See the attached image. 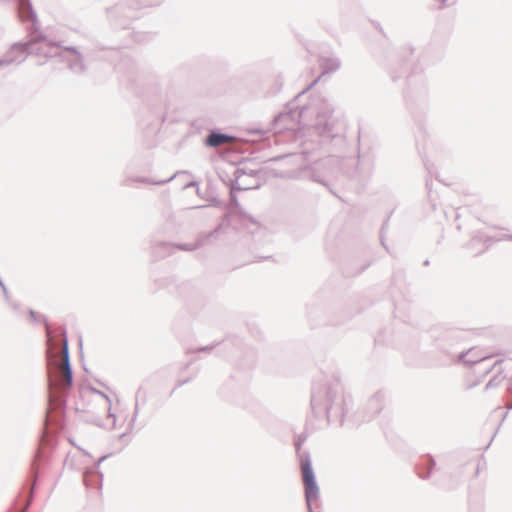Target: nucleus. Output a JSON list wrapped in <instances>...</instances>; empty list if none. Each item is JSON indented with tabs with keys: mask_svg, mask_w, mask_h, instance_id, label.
Masks as SVG:
<instances>
[{
	"mask_svg": "<svg viewBox=\"0 0 512 512\" xmlns=\"http://www.w3.org/2000/svg\"><path fill=\"white\" fill-rule=\"evenodd\" d=\"M431 185H432V182L429 180H426V189L428 190V192L431 191Z\"/></svg>",
	"mask_w": 512,
	"mask_h": 512,
	"instance_id": "obj_46",
	"label": "nucleus"
},
{
	"mask_svg": "<svg viewBox=\"0 0 512 512\" xmlns=\"http://www.w3.org/2000/svg\"><path fill=\"white\" fill-rule=\"evenodd\" d=\"M391 217V214L387 217V219L384 221L382 227H381V235H380V238H381V243H382V246L389 252V248L386 246L385 242H384V237H383V231L388 227V221Z\"/></svg>",
	"mask_w": 512,
	"mask_h": 512,
	"instance_id": "obj_33",
	"label": "nucleus"
},
{
	"mask_svg": "<svg viewBox=\"0 0 512 512\" xmlns=\"http://www.w3.org/2000/svg\"><path fill=\"white\" fill-rule=\"evenodd\" d=\"M218 344H211L206 346H200L193 350H190L191 353H199V352H210L212 351Z\"/></svg>",
	"mask_w": 512,
	"mask_h": 512,
	"instance_id": "obj_32",
	"label": "nucleus"
},
{
	"mask_svg": "<svg viewBox=\"0 0 512 512\" xmlns=\"http://www.w3.org/2000/svg\"><path fill=\"white\" fill-rule=\"evenodd\" d=\"M177 173L173 174L167 179L163 180H152L148 177H127L122 182V186H130L131 183L137 182V183H144V184H152V185H163L170 181H172L176 177Z\"/></svg>",
	"mask_w": 512,
	"mask_h": 512,
	"instance_id": "obj_19",
	"label": "nucleus"
},
{
	"mask_svg": "<svg viewBox=\"0 0 512 512\" xmlns=\"http://www.w3.org/2000/svg\"><path fill=\"white\" fill-rule=\"evenodd\" d=\"M503 361H504L503 358H499V359L495 360L491 366L483 369V374L487 375L494 369L498 370V368L501 367V364L503 363Z\"/></svg>",
	"mask_w": 512,
	"mask_h": 512,
	"instance_id": "obj_30",
	"label": "nucleus"
},
{
	"mask_svg": "<svg viewBox=\"0 0 512 512\" xmlns=\"http://www.w3.org/2000/svg\"><path fill=\"white\" fill-rule=\"evenodd\" d=\"M306 439H307V434L300 433L299 435L296 436V438L294 440V446H295V450H296V454H297L300 466H301L302 455L305 453H309V451H301V447L304 444V442L306 441Z\"/></svg>",
	"mask_w": 512,
	"mask_h": 512,
	"instance_id": "obj_25",
	"label": "nucleus"
},
{
	"mask_svg": "<svg viewBox=\"0 0 512 512\" xmlns=\"http://www.w3.org/2000/svg\"><path fill=\"white\" fill-rule=\"evenodd\" d=\"M62 334L64 337V339H63V369L72 368L71 360H70V353H69L67 331L65 328L62 329Z\"/></svg>",
	"mask_w": 512,
	"mask_h": 512,
	"instance_id": "obj_24",
	"label": "nucleus"
},
{
	"mask_svg": "<svg viewBox=\"0 0 512 512\" xmlns=\"http://www.w3.org/2000/svg\"><path fill=\"white\" fill-rule=\"evenodd\" d=\"M434 352L438 354L439 365H450L465 361L472 351L463 345L465 332L448 324H438L429 331Z\"/></svg>",
	"mask_w": 512,
	"mask_h": 512,
	"instance_id": "obj_4",
	"label": "nucleus"
},
{
	"mask_svg": "<svg viewBox=\"0 0 512 512\" xmlns=\"http://www.w3.org/2000/svg\"><path fill=\"white\" fill-rule=\"evenodd\" d=\"M193 363V360H190L189 362H187L184 366V368H188L191 364Z\"/></svg>",
	"mask_w": 512,
	"mask_h": 512,
	"instance_id": "obj_48",
	"label": "nucleus"
},
{
	"mask_svg": "<svg viewBox=\"0 0 512 512\" xmlns=\"http://www.w3.org/2000/svg\"><path fill=\"white\" fill-rule=\"evenodd\" d=\"M49 461V455L42 451H37L34 461L32 463L31 467V475H32V483L31 487L29 488V495L27 499L24 502L22 512H27L29 507L31 506L33 499H34V490L37 485V480L39 478V469L40 466L43 464H46Z\"/></svg>",
	"mask_w": 512,
	"mask_h": 512,
	"instance_id": "obj_9",
	"label": "nucleus"
},
{
	"mask_svg": "<svg viewBox=\"0 0 512 512\" xmlns=\"http://www.w3.org/2000/svg\"><path fill=\"white\" fill-rule=\"evenodd\" d=\"M507 414H508V413L506 412V413L503 415V417H502V419H501L500 424L505 420V418L507 417Z\"/></svg>",
	"mask_w": 512,
	"mask_h": 512,
	"instance_id": "obj_51",
	"label": "nucleus"
},
{
	"mask_svg": "<svg viewBox=\"0 0 512 512\" xmlns=\"http://www.w3.org/2000/svg\"><path fill=\"white\" fill-rule=\"evenodd\" d=\"M9 304V306L14 310V311H18L19 308H20V304L19 303H16V302H13L12 300H9V302H7Z\"/></svg>",
	"mask_w": 512,
	"mask_h": 512,
	"instance_id": "obj_40",
	"label": "nucleus"
},
{
	"mask_svg": "<svg viewBox=\"0 0 512 512\" xmlns=\"http://www.w3.org/2000/svg\"><path fill=\"white\" fill-rule=\"evenodd\" d=\"M147 400H148V392H147L146 388H144V386L141 385V386H139V388L137 389V391L135 393L134 411H133L132 418L129 422V428H132L134 422L136 421V419L139 415L140 407L144 406L147 403Z\"/></svg>",
	"mask_w": 512,
	"mask_h": 512,
	"instance_id": "obj_17",
	"label": "nucleus"
},
{
	"mask_svg": "<svg viewBox=\"0 0 512 512\" xmlns=\"http://www.w3.org/2000/svg\"><path fill=\"white\" fill-rule=\"evenodd\" d=\"M506 409L509 411V410H512V400L509 401L507 404H506Z\"/></svg>",
	"mask_w": 512,
	"mask_h": 512,
	"instance_id": "obj_47",
	"label": "nucleus"
},
{
	"mask_svg": "<svg viewBox=\"0 0 512 512\" xmlns=\"http://www.w3.org/2000/svg\"><path fill=\"white\" fill-rule=\"evenodd\" d=\"M406 105L413 117L421 116L429 105V90L426 78L420 74L407 75V88L404 91Z\"/></svg>",
	"mask_w": 512,
	"mask_h": 512,
	"instance_id": "obj_5",
	"label": "nucleus"
},
{
	"mask_svg": "<svg viewBox=\"0 0 512 512\" xmlns=\"http://www.w3.org/2000/svg\"><path fill=\"white\" fill-rule=\"evenodd\" d=\"M337 168L338 160L333 156H328L313 163L311 166H306L301 169L300 177L319 183L327 187L329 191L334 194L328 183V178L335 174Z\"/></svg>",
	"mask_w": 512,
	"mask_h": 512,
	"instance_id": "obj_7",
	"label": "nucleus"
},
{
	"mask_svg": "<svg viewBox=\"0 0 512 512\" xmlns=\"http://www.w3.org/2000/svg\"><path fill=\"white\" fill-rule=\"evenodd\" d=\"M385 404V394L382 391H378L373 394L367 402L365 415L363 416V421H370L374 417H376L383 409Z\"/></svg>",
	"mask_w": 512,
	"mask_h": 512,
	"instance_id": "obj_12",
	"label": "nucleus"
},
{
	"mask_svg": "<svg viewBox=\"0 0 512 512\" xmlns=\"http://www.w3.org/2000/svg\"><path fill=\"white\" fill-rule=\"evenodd\" d=\"M310 404L314 417L325 419L329 424L343 426L353 417V399L345 393L338 376L315 381Z\"/></svg>",
	"mask_w": 512,
	"mask_h": 512,
	"instance_id": "obj_3",
	"label": "nucleus"
},
{
	"mask_svg": "<svg viewBox=\"0 0 512 512\" xmlns=\"http://www.w3.org/2000/svg\"><path fill=\"white\" fill-rule=\"evenodd\" d=\"M300 470L302 473V480L304 485V495L307 508L313 507L312 502L317 500L320 495L319 486L316 481V476L312 467L310 453L302 455Z\"/></svg>",
	"mask_w": 512,
	"mask_h": 512,
	"instance_id": "obj_8",
	"label": "nucleus"
},
{
	"mask_svg": "<svg viewBox=\"0 0 512 512\" xmlns=\"http://www.w3.org/2000/svg\"><path fill=\"white\" fill-rule=\"evenodd\" d=\"M466 350L472 351L469 355L465 357V361H463L466 364H480L494 356H502L504 355L503 352L497 351L491 354H478V351L474 348H466Z\"/></svg>",
	"mask_w": 512,
	"mask_h": 512,
	"instance_id": "obj_18",
	"label": "nucleus"
},
{
	"mask_svg": "<svg viewBox=\"0 0 512 512\" xmlns=\"http://www.w3.org/2000/svg\"><path fill=\"white\" fill-rule=\"evenodd\" d=\"M92 390H93V392H95V393H97V394H99V395L103 396V397H104V398H105V399L110 403V398H109L105 393H103V392H101V391H98V390H96V389H94V388H93Z\"/></svg>",
	"mask_w": 512,
	"mask_h": 512,
	"instance_id": "obj_43",
	"label": "nucleus"
},
{
	"mask_svg": "<svg viewBox=\"0 0 512 512\" xmlns=\"http://www.w3.org/2000/svg\"><path fill=\"white\" fill-rule=\"evenodd\" d=\"M492 237L486 235L482 231H474L470 241L466 244L468 249L475 251V256L483 254L490 246Z\"/></svg>",
	"mask_w": 512,
	"mask_h": 512,
	"instance_id": "obj_15",
	"label": "nucleus"
},
{
	"mask_svg": "<svg viewBox=\"0 0 512 512\" xmlns=\"http://www.w3.org/2000/svg\"><path fill=\"white\" fill-rule=\"evenodd\" d=\"M434 1L437 3L439 9H442L451 4L449 2L450 0H434Z\"/></svg>",
	"mask_w": 512,
	"mask_h": 512,
	"instance_id": "obj_37",
	"label": "nucleus"
},
{
	"mask_svg": "<svg viewBox=\"0 0 512 512\" xmlns=\"http://www.w3.org/2000/svg\"><path fill=\"white\" fill-rule=\"evenodd\" d=\"M212 203H213L214 206H217V207H222L224 205L223 201H221V200H219L217 198H214L212 200Z\"/></svg>",
	"mask_w": 512,
	"mask_h": 512,
	"instance_id": "obj_41",
	"label": "nucleus"
},
{
	"mask_svg": "<svg viewBox=\"0 0 512 512\" xmlns=\"http://www.w3.org/2000/svg\"><path fill=\"white\" fill-rule=\"evenodd\" d=\"M28 314L30 316V319L37 323V322H40V323H43L45 328H46V335H47V338L50 340L52 338V332H51V328H50V324L46 318L45 315L43 314H39L37 313L36 311H34L33 309H29L28 310Z\"/></svg>",
	"mask_w": 512,
	"mask_h": 512,
	"instance_id": "obj_22",
	"label": "nucleus"
},
{
	"mask_svg": "<svg viewBox=\"0 0 512 512\" xmlns=\"http://www.w3.org/2000/svg\"><path fill=\"white\" fill-rule=\"evenodd\" d=\"M195 377H196V374H195V375H193V376H191V377H188V378H185V379L178 380V381H177V383H176V385H175V387H174V388L172 389V391L170 392L169 396H172L178 388H180V387H182L183 385H185V384H187V383L191 382Z\"/></svg>",
	"mask_w": 512,
	"mask_h": 512,
	"instance_id": "obj_29",
	"label": "nucleus"
},
{
	"mask_svg": "<svg viewBox=\"0 0 512 512\" xmlns=\"http://www.w3.org/2000/svg\"><path fill=\"white\" fill-rule=\"evenodd\" d=\"M198 186V182L197 181H191L189 182L188 184H186L184 186V188H188V187H197Z\"/></svg>",
	"mask_w": 512,
	"mask_h": 512,
	"instance_id": "obj_45",
	"label": "nucleus"
},
{
	"mask_svg": "<svg viewBox=\"0 0 512 512\" xmlns=\"http://www.w3.org/2000/svg\"><path fill=\"white\" fill-rule=\"evenodd\" d=\"M46 361H47V366H48V376L50 378L51 377V366L58 365V364L50 353L47 354Z\"/></svg>",
	"mask_w": 512,
	"mask_h": 512,
	"instance_id": "obj_34",
	"label": "nucleus"
},
{
	"mask_svg": "<svg viewBox=\"0 0 512 512\" xmlns=\"http://www.w3.org/2000/svg\"><path fill=\"white\" fill-rule=\"evenodd\" d=\"M133 36L137 42H143L149 39V35L147 33H133Z\"/></svg>",
	"mask_w": 512,
	"mask_h": 512,
	"instance_id": "obj_36",
	"label": "nucleus"
},
{
	"mask_svg": "<svg viewBox=\"0 0 512 512\" xmlns=\"http://www.w3.org/2000/svg\"><path fill=\"white\" fill-rule=\"evenodd\" d=\"M436 468V460L430 454L421 455L415 463V470L419 478L427 480Z\"/></svg>",
	"mask_w": 512,
	"mask_h": 512,
	"instance_id": "obj_16",
	"label": "nucleus"
},
{
	"mask_svg": "<svg viewBox=\"0 0 512 512\" xmlns=\"http://www.w3.org/2000/svg\"><path fill=\"white\" fill-rule=\"evenodd\" d=\"M64 373H65V382L67 385V389L69 390L73 386V369L66 368V369H64Z\"/></svg>",
	"mask_w": 512,
	"mask_h": 512,
	"instance_id": "obj_28",
	"label": "nucleus"
},
{
	"mask_svg": "<svg viewBox=\"0 0 512 512\" xmlns=\"http://www.w3.org/2000/svg\"><path fill=\"white\" fill-rule=\"evenodd\" d=\"M457 482L449 479V480H442L438 479L434 481V485L438 486L439 488L446 489V490H452L457 486Z\"/></svg>",
	"mask_w": 512,
	"mask_h": 512,
	"instance_id": "obj_27",
	"label": "nucleus"
},
{
	"mask_svg": "<svg viewBox=\"0 0 512 512\" xmlns=\"http://www.w3.org/2000/svg\"><path fill=\"white\" fill-rule=\"evenodd\" d=\"M318 63L321 69L320 76L288 102L282 112L274 116L273 126L278 132L294 129L303 113L312 108L316 113L313 129L320 137L321 143L342 142L344 123L334 115V107L329 99L322 96H313L309 104H298L299 99L319 81L321 76L335 73L341 67V60L334 53L321 54Z\"/></svg>",
	"mask_w": 512,
	"mask_h": 512,
	"instance_id": "obj_1",
	"label": "nucleus"
},
{
	"mask_svg": "<svg viewBox=\"0 0 512 512\" xmlns=\"http://www.w3.org/2000/svg\"><path fill=\"white\" fill-rule=\"evenodd\" d=\"M108 412H109V417L113 419V427H115L116 416H115V414L111 413V406L110 405H109V408H108Z\"/></svg>",
	"mask_w": 512,
	"mask_h": 512,
	"instance_id": "obj_42",
	"label": "nucleus"
},
{
	"mask_svg": "<svg viewBox=\"0 0 512 512\" xmlns=\"http://www.w3.org/2000/svg\"><path fill=\"white\" fill-rule=\"evenodd\" d=\"M201 244L199 242L194 244H175V248L184 250V251H193L197 249Z\"/></svg>",
	"mask_w": 512,
	"mask_h": 512,
	"instance_id": "obj_31",
	"label": "nucleus"
},
{
	"mask_svg": "<svg viewBox=\"0 0 512 512\" xmlns=\"http://www.w3.org/2000/svg\"><path fill=\"white\" fill-rule=\"evenodd\" d=\"M505 378L506 375L504 374V369L499 367L497 373L485 385L484 391L498 388Z\"/></svg>",
	"mask_w": 512,
	"mask_h": 512,
	"instance_id": "obj_23",
	"label": "nucleus"
},
{
	"mask_svg": "<svg viewBox=\"0 0 512 512\" xmlns=\"http://www.w3.org/2000/svg\"><path fill=\"white\" fill-rule=\"evenodd\" d=\"M415 49L412 45L406 44L401 46L397 51V60L401 63L403 73L409 69L415 70V63L418 57L414 55Z\"/></svg>",
	"mask_w": 512,
	"mask_h": 512,
	"instance_id": "obj_13",
	"label": "nucleus"
},
{
	"mask_svg": "<svg viewBox=\"0 0 512 512\" xmlns=\"http://www.w3.org/2000/svg\"><path fill=\"white\" fill-rule=\"evenodd\" d=\"M126 435H127L126 433H122V434L119 436V439H120V440H124V438L126 437Z\"/></svg>",
	"mask_w": 512,
	"mask_h": 512,
	"instance_id": "obj_49",
	"label": "nucleus"
},
{
	"mask_svg": "<svg viewBox=\"0 0 512 512\" xmlns=\"http://www.w3.org/2000/svg\"><path fill=\"white\" fill-rule=\"evenodd\" d=\"M175 249V244L159 242L152 246V253L156 258H164L170 255Z\"/></svg>",
	"mask_w": 512,
	"mask_h": 512,
	"instance_id": "obj_20",
	"label": "nucleus"
},
{
	"mask_svg": "<svg viewBox=\"0 0 512 512\" xmlns=\"http://www.w3.org/2000/svg\"><path fill=\"white\" fill-rule=\"evenodd\" d=\"M112 455H113V453H108L106 455H103L102 457H100L97 460V462L95 463V465L92 468L87 469L85 471V473L83 475V481L87 487L97 486L100 489L102 488L103 473L101 471H99L98 468L102 462H104L106 459H108Z\"/></svg>",
	"mask_w": 512,
	"mask_h": 512,
	"instance_id": "obj_11",
	"label": "nucleus"
},
{
	"mask_svg": "<svg viewBox=\"0 0 512 512\" xmlns=\"http://www.w3.org/2000/svg\"><path fill=\"white\" fill-rule=\"evenodd\" d=\"M296 157H297L296 154H283V155L275 156V157L269 159V161L277 162L280 160L291 159V158H296Z\"/></svg>",
	"mask_w": 512,
	"mask_h": 512,
	"instance_id": "obj_35",
	"label": "nucleus"
},
{
	"mask_svg": "<svg viewBox=\"0 0 512 512\" xmlns=\"http://www.w3.org/2000/svg\"><path fill=\"white\" fill-rule=\"evenodd\" d=\"M283 85H284V78L281 74H279L274 78L273 85L271 86V89H270V93L273 95L279 93L282 90Z\"/></svg>",
	"mask_w": 512,
	"mask_h": 512,
	"instance_id": "obj_26",
	"label": "nucleus"
},
{
	"mask_svg": "<svg viewBox=\"0 0 512 512\" xmlns=\"http://www.w3.org/2000/svg\"><path fill=\"white\" fill-rule=\"evenodd\" d=\"M389 73H390V76H391V79H392L393 82H396L397 79L400 77L393 70H391Z\"/></svg>",
	"mask_w": 512,
	"mask_h": 512,
	"instance_id": "obj_44",
	"label": "nucleus"
},
{
	"mask_svg": "<svg viewBox=\"0 0 512 512\" xmlns=\"http://www.w3.org/2000/svg\"><path fill=\"white\" fill-rule=\"evenodd\" d=\"M430 264V261L428 259H426L424 262H423V265L424 266H428Z\"/></svg>",
	"mask_w": 512,
	"mask_h": 512,
	"instance_id": "obj_50",
	"label": "nucleus"
},
{
	"mask_svg": "<svg viewBox=\"0 0 512 512\" xmlns=\"http://www.w3.org/2000/svg\"><path fill=\"white\" fill-rule=\"evenodd\" d=\"M10 59H5L4 56L0 58V70L9 66Z\"/></svg>",
	"mask_w": 512,
	"mask_h": 512,
	"instance_id": "obj_38",
	"label": "nucleus"
},
{
	"mask_svg": "<svg viewBox=\"0 0 512 512\" xmlns=\"http://www.w3.org/2000/svg\"><path fill=\"white\" fill-rule=\"evenodd\" d=\"M235 140V136L222 132L220 129H210L209 133L203 140V144L208 148H217L220 145L230 143Z\"/></svg>",
	"mask_w": 512,
	"mask_h": 512,
	"instance_id": "obj_14",
	"label": "nucleus"
},
{
	"mask_svg": "<svg viewBox=\"0 0 512 512\" xmlns=\"http://www.w3.org/2000/svg\"><path fill=\"white\" fill-rule=\"evenodd\" d=\"M79 347L82 350V340L81 339L79 340Z\"/></svg>",
	"mask_w": 512,
	"mask_h": 512,
	"instance_id": "obj_52",
	"label": "nucleus"
},
{
	"mask_svg": "<svg viewBox=\"0 0 512 512\" xmlns=\"http://www.w3.org/2000/svg\"><path fill=\"white\" fill-rule=\"evenodd\" d=\"M19 13L25 20H31V29L28 32V40L14 43L4 54L5 59H10L9 66L23 63L28 55L43 56L45 58L60 57L68 63L69 69L74 73H83L86 66L83 56L75 46H62L60 42H53L40 31L37 13L31 0H16Z\"/></svg>",
	"mask_w": 512,
	"mask_h": 512,
	"instance_id": "obj_2",
	"label": "nucleus"
},
{
	"mask_svg": "<svg viewBox=\"0 0 512 512\" xmlns=\"http://www.w3.org/2000/svg\"><path fill=\"white\" fill-rule=\"evenodd\" d=\"M371 265V261H365L358 265L355 261H351L345 268V273L347 276H356L362 273Z\"/></svg>",
	"mask_w": 512,
	"mask_h": 512,
	"instance_id": "obj_21",
	"label": "nucleus"
},
{
	"mask_svg": "<svg viewBox=\"0 0 512 512\" xmlns=\"http://www.w3.org/2000/svg\"><path fill=\"white\" fill-rule=\"evenodd\" d=\"M163 1L164 0H133V4H129L128 6L120 2L111 8H107L108 19L115 29H127L131 22L138 18V9L159 6Z\"/></svg>",
	"mask_w": 512,
	"mask_h": 512,
	"instance_id": "obj_6",
	"label": "nucleus"
},
{
	"mask_svg": "<svg viewBox=\"0 0 512 512\" xmlns=\"http://www.w3.org/2000/svg\"><path fill=\"white\" fill-rule=\"evenodd\" d=\"M222 225L219 224L213 231L209 232L207 235H206V238H210V237H213L215 234H217L219 232V230L221 229Z\"/></svg>",
	"mask_w": 512,
	"mask_h": 512,
	"instance_id": "obj_39",
	"label": "nucleus"
},
{
	"mask_svg": "<svg viewBox=\"0 0 512 512\" xmlns=\"http://www.w3.org/2000/svg\"><path fill=\"white\" fill-rule=\"evenodd\" d=\"M245 174H247V172L244 169L236 168L234 170L233 177L229 178V185L231 188V190H230V206H229L228 213L223 216V222L228 220V218L231 214L232 207H234L237 210H239L240 212H242V207L239 204V201H238V198H237L235 192L249 189V187H242L239 185V179Z\"/></svg>",
	"mask_w": 512,
	"mask_h": 512,
	"instance_id": "obj_10",
	"label": "nucleus"
}]
</instances>
